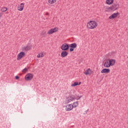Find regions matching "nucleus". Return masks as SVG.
I'll use <instances>...</instances> for the list:
<instances>
[{"label": "nucleus", "instance_id": "nucleus-1", "mask_svg": "<svg viewBox=\"0 0 128 128\" xmlns=\"http://www.w3.org/2000/svg\"><path fill=\"white\" fill-rule=\"evenodd\" d=\"M98 26V23L94 20H90L87 23V28L90 30H94Z\"/></svg>", "mask_w": 128, "mask_h": 128}, {"label": "nucleus", "instance_id": "nucleus-2", "mask_svg": "<svg viewBox=\"0 0 128 128\" xmlns=\"http://www.w3.org/2000/svg\"><path fill=\"white\" fill-rule=\"evenodd\" d=\"M120 5L118 4H114L111 7H108L107 8L109 10H116L118 8Z\"/></svg>", "mask_w": 128, "mask_h": 128}, {"label": "nucleus", "instance_id": "nucleus-3", "mask_svg": "<svg viewBox=\"0 0 128 128\" xmlns=\"http://www.w3.org/2000/svg\"><path fill=\"white\" fill-rule=\"evenodd\" d=\"M61 50H62L66 51L70 49V44L64 43L62 44V46L60 47Z\"/></svg>", "mask_w": 128, "mask_h": 128}, {"label": "nucleus", "instance_id": "nucleus-4", "mask_svg": "<svg viewBox=\"0 0 128 128\" xmlns=\"http://www.w3.org/2000/svg\"><path fill=\"white\" fill-rule=\"evenodd\" d=\"M34 78V76L32 74H28L25 76V80H32Z\"/></svg>", "mask_w": 128, "mask_h": 128}, {"label": "nucleus", "instance_id": "nucleus-5", "mask_svg": "<svg viewBox=\"0 0 128 128\" xmlns=\"http://www.w3.org/2000/svg\"><path fill=\"white\" fill-rule=\"evenodd\" d=\"M26 56V53L24 52H20L17 56L18 60H20L21 58H22Z\"/></svg>", "mask_w": 128, "mask_h": 128}, {"label": "nucleus", "instance_id": "nucleus-6", "mask_svg": "<svg viewBox=\"0 0 128 128\" xmlns=\"http://www.w3.org/2000/svg\"><path fill=\"white\" fill-rule=\"evenodd\" d=\"M66 104H70V102H72V100H76V98L72 96H69L68 97H66Z\"/></svg>", "mask_w": 128, "mask_h": 128}, {"label": "nucleus", "instance_id": "nucleus-7", "mask_svg": "<svg viewBox=\"0 0 128 128\" xmlns=\"http://www.w3.org/2000/svg\"><path fill=\"white\" fill-rule=\"evenodd\" d=\"M58 28H52L48 30V34H54V32H58Z\"/></svg>", "mask_w": 128, "mask_h": 128}, {"label": "nucleus", "instance_id": "nucleus-8", "mask_svg": "<svg viewBox=\"0 0 128 128\" xmlns=\"http://www.w3.org/2000/svg\"><path fill=\"white\" fill-rule=\"evenodd\" d=\"M32 46H25L22 48V50L23 52H28V50H32Z\"/></svg>", "mask_w": 128, "mask_h": 128}, {"label": "nucleus", "instance_id": "nucleus-9", "mask_svg": "<svg viewBox=\"0 0 128 128\" xmlns=\"http://www.w3.org/2000/svg\"><path fill=\"white\" fill-rule=\"evenodd\" d=\"M108 60L109 63V66H114V64H116V60L114 59H108Z\"/></svg>", "mask_w": 128, "mask_h": 128}, {"label": "nucleus", "instance_id": "nucleus-10", "mask_svg": "<svg viewBox=\"0 0 128 128\" xmlns=\"http://www.w3.org/2000/svg\"><path fill=\"white\" fill-rule=\"evenodd\" d=\"M120 13L118 12H117L116 13H114L112 14L110 17V20H112V18H118V16Z\"/></svg>", "mask_w": 128, "mask_h": 128}, {"label": "nucleus", "instance_id": "nucleus-11", "mask_svg": "<svg viewBox=\"0 0 128 128\" xmlns=\"http://www.w3.org/2000/svg\"><path fill=\"white\" fill-rule=\"evenodd\" d=\"M72 104H67L66 106V110L68 112H70V110H72Z\"/></svg>", "mask_w": 128, "mask_h": 128}, {"label": "nucleus", "instance_id": "nucleus-12", "mask_svg": "<svg viewBox=\"0 0 128 128\" xmlns=\"http://www.w3.org/2000/svg\"><path fill=\"white\" fill-rule=\"evenodd\" d=\"M68 52L63 50L61 52L60 56H61L62 58H66V56H68Z\"/></svg>", "mask_w": 128, "mask_h": 128}, {"label": "nucleus", "instance_id": "nucleus-13", "mask_svg": "<svg viewBox=\"0 0 128 128\" xmlns=\"http://www.w3.org/2000/svg\"><path fill=\"white\" fill-rule=\"evenodd\" d=\"M110 72V70L108 68H104L101 70L102 74H108Z\"/></svg>", "mask_w": 128, "mask_h": 128}, {"label": "nucleus", "instance_id": "nucleus-14", "mask_svg": "<svg viewBox=\"0 0 128 128\" xmlns=\"http://www.w3.org/2000/svg\"><path fill=\"white\" fill-rule=\"evenodd\" d=\"M24 3H21L20 6L18 7V10L22 12L24 10Z\"/></svg>", "mask_w": 128, "mask_h": 128}, {"label": "nucleus", "instance_id": "nucleus-15", "mask_svg": "<svg viewBox=\"0 0 128 128\" xmlns=\"http://www.w3.org/2000/svg\"><path fill=\"white\" fill-rule=\"evenodd\" d=\"M76 46H78V45L76 44V43H73V44H71L70 45V48H76Z\"/></svg>", "mask_w": 128, "mask_h": 128}, {"label": "nucleus", "instance_id": "nucleus-16", "mask_svg": "<svg viewBox=\"0 0 128 128\" xmlns=\"http://www.w3.org/2000/svg\"><path fill=\"white\" fill-rule=\"evenodd\" d=\"M104 66L105 68H110V63H108V60L105 62Z\"/></svg>", "mask_w": 128, "mask_h": 128}, {"label": "nucleus", "instance_id": "nucleus-17", "mask_svg": "<svg viewBox=\"0 0 128 128\" xmlns=\"http://www.w3.org/2000/svg\"><path fill=\"white\" fill-rule=\"evenodd\" d=\"M114 3V0H106V4H112Z\"/></svg>", "mask_w": 128, "mask_h": 128}, {"label": "nucleus", "instance_id": "nucleus-18", "mask_svg": "<svg viewBox=\"0 0 128 128\" xmlns=\"http://www.w3.org/2000/svg\"><path fill=\"white\" fill-rule=\"evenodd\" d=\"M78 106V102H76L73 103V104L72 105V108H76Z\"/></svg>", "mask_w": 128, "mask_h": 128}, {"label": "nucleus", "instance_id": "nucleus-19", "mask_svg": "<svg viewBox=\"0 0 128 128\" xmlns=\"http://www.w3.org/2000/svg\"><path fill=\"white\" fill-rule=\"evenodd\" d=\"M0 10L2 12H6V10H8V8L6 7L2 8Z\"/></svg>", "mask_w": 128, "mask_h": 128}, {"label": "nucleus", "instance_id": "nucleus-20", "mask_svg": "<svg viewBox=\"0 0 128 128\" xmlns=\"http://www.w3.org/2000/svg\"><path fill=\"white\" fill-rule=\"evenodd\" d=\"M90 69L88 68L87 69L85 72H84V74H86V76H88V74H90Z\"/></svg>", "mask_w": 128, "mask_h": 128}, {"label": "nucleus", "instance_id": "nucleus-21", "mask_svg": "<svg viewBox=\"0 0 128 128\" xmlns=\"http://www.w3.org/2000/svg\"><path fill=\"white\" fill-rule=\"evenodd\" d=\"M41 36L43 37L46 36V30H43L41 33Z\"/></svg>", "mask_w": 128, "mask_h": 128}, {"label": "nucleus", "instance_id": "nucleus-22", "mask_svg": "<svg viewBox=\"0 0 128 128\" xmlns=\"http://www.w3.org/2000/svg\"><path fill=\"white\" fill-rule=\"evenodd\" d=\"M56 2V0H48V2L49 4H54Z\"/></svg>", "mask_w": 128, "mask_h": 128}, {"label": "nucleus", "instance_id": "nucleus-23", "mask_svg": "<svg viewBox=\"0 0 128 128\" xmlns=\"http://www.w3.org/2000/svg\"><path fill=\"white\" fill-rule=\"evenodd\" d=\"M44 52H41V53L39 54L37 56V58H42L43 56H44Z\"/></svg>", "mask_w": 128, "mask_h": 128}, {"label": "nucleus", "instance_id": "nucleus-24", "mask_svg": "<svg viewBox=\"0 0 128 128\" xmlns=\"http://www.w3.org/2000/svg\"><path fill=\"white\" fill-rule=\"evenodd\" d=\"M78 86V82H74L71 85V86Z\"/></svg>", "mask_w": 128, "mask_h": 128}, {"label": "nucleus", "instance_id": "nucleus-25", "mask_svg": "<svg viewBox=\"0 0 128 128\" xmlns=\"http://www.w3.org/2000/svg\"><path fill=\"white\" fill-rule=\"evenodd\" d=\"M76 98H75V100H80V98H82V96H76Z\"/></svg>", "mask_w": 128, "mask_h": 128}, {"label": "nucleus", "instance_id": "nucleus-26", "mask_svg": "<svg viewBox=\"0 0 128 128\" xmlns=\"http://www.w3.org/2000/svg\"><path fill=\"white\" fill-rule=\"evenodd\" d=\"M28 68H24L22 70V72H28Z\"/></svg>", "mask_w": 128, "mask_h": 128}, {"label": "nucleus", "instance_id": "nucleus-27", "mask_svg": "<svg viewBox=\"0 0 128 128\" xmlns=\"http://www.w3.org/2000/svg\"><path fill=\"white\" fill-rule=\"evenodd\" d=\"M74 48H70V52H74Z\"/></svg>", "mask_w": 128, "mask_h": 128}, {"label": "nucleus", "instance_id": "nucleus-28", "mask_svg": "<svg viewBox=\"0 0 128 128\" xmlns=\"http://www.w3.org/2000/svg\"><path fill=\"white\" fill-rule=\"evenodd\" d=\"M15 78H16V80H19L20 79V76H15Z\"/></svg>", "mask_w": 128, "mask_h": 128}, {"label": "nucleus", "instance_id": "nucleus-29", "mask_svg": "<svg viewBox=\"0 0 128 128\" xmlns=\"http://www.w3.org/2000/svg\"><path fill=\"white\" fill-rule=\"evenodd\" d=\"M3 14H4V13H0V18H2Z\"/></svg>", "mask_w": 128, "mask_h": 128}, {"label": "nucleus", "instance_id": "nucleus-30", "mask_svg": "<svg viewBox=\"0 0 128 128\" xmlns=\"http://www.w3.org/2000/svg\"><path fill=\"white\" fill-rule=\"evenodd\" d=\"M82 84V82H78V86H80V84Z\"/></svg>", "mask_w": 128, "mask_h": 128}, {"label": "nucleus", "instance_id": "nucleus-31", "mask_svg": "<svg viewBox=\"0 0 128 128\" xmlns=\"http://www.w3.org/2000/svg\"><path fill=\"white\" fill-rule=\"evenodd\" d=\"M88 112V110L86 111H85L86 114Z\"/></svg>", "mask_w": 128, "mask_h": 128}, {"label": "nucleus", "instance_id": "nucleus-32", "mask_svg": "<svg viewBox=\"0 0 128 128\" xmlns=\"http://www.w3.org/2000/svg\"><path fill=\"white\" fill-rule=\"evenodd\" d=\"M48 13L47 12V13H46V16H48Z\"/></svg>", "mask_w": 128, "mask_h": 128}]
</instances>
